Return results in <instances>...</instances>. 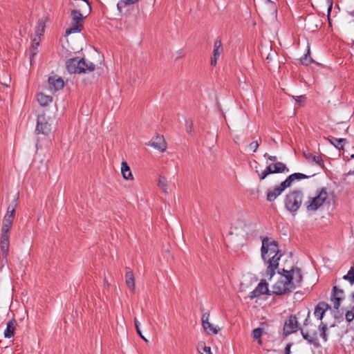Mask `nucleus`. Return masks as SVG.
Listing matches in <instances>:
<instances>
[{
  "mask_svg": "<svg viewBox=\"0 0 354 354\" xmlns=\"http://www.w3.org/2000/svg\"><path fill=\"white\" fill-rule=\"evenodd\" d=\"M274 282L271 286V292L275 295H283L292 292L301 286L302 274L301 269L293 267L291 270L282 269L274 274Z\"/></svg>",
  "mask_w": 354,
  "mask_h": 354,
  "instance_id": "1",
  "label": "nucleus"
},
{
  "mask_svg": "<svg viewBox=\"0 0 354 354\" xmlns=\"http://www.w3.org/2000/svg\"><path fill=\"white\" fill-rule=\"evenodd\" d=\"M261 252V258L267 265L266 275L269 276L268 280L272 281L281 257L277 242L268 237L263 238Z\"/></svg>",
  "mask_w": 354,
  "mask_h": 354,
  "instance_id": "2",
  "label": "nucleus"
},
{
  "mask_svg": "<svg viewBox=\"0 0 354 354\" xmlns=\"http://www.w3.org/2000/svg\"><path fill=\"white\" fill-rule=\"evenodd\" d=\"M308 176L301 173H295L290 175L279 185L272 189H268L267 191V201L269 202L274 201L281 193L287 188L290 187L295 180L308 178Z\"/></svg>",
  "mask_w": 354,
  "mask_h": 354,
  "instance_id": "3",
  "label": "nucleus"
},
{
  "mask_svg": "<svg viewBox=\"0 0 354 354\" xmlns=\"http://www.w3.org/2000/svg\"><path fill=\"white\" fill-rule=\"evenodd\" d=\"M303 197L301 191L294 190L289 192L284 199L286 209L295 215L301 205Z\"/></svg>",
  "mask_w": 354,
  "mask_h": 354,
  "instance_id": "4",
  "label": "nucleus"
},
{
  "mask_svg": "<svg viewBox=\"0 0 354 354\" xmlns=\"http://www.w3.org/2000/svg\"><path fill=\"white\" fill-rule=\"evenodd\" d=\"M328 198V192L326 188H322L317 191V195L309 198L306 209L308 211H316L322 207Z\"/></svg>",
  "mask_w": 354,
  "mask_h": 354,
  "instance_id": "5",
  "label": "nucleus"
},
{
  "mask_svg": "<svg viewBox=\"0 0 354 354\" xmlns=\"http://www.w3.org/2000/svg\"><path fill=\"white\" fill-rule=\"evenodd\" d=\"M289 172L288 168L286 165L281 162H276L270 164L261 174H259V180H264L269 174H279V173H288Z\"/></svg>",
  "mask_w": 354,
  "mask_h": 354,
  "instance_id": "6",
  "label": "nucleus"
},
{
  "mask_svg": "<svg viewBox=\"0 0 354 354\" xmlns=\"http://www.w3.org/2000/svg\"><path fill=\"white\" fill-rule=\"evenodd\" d=\"M36 132L37 134L48 135L50 131V124L48 122L45 113L40 114L37 116Z\"/></svg>",
  "mask_w": 354,
  "mask_h": 354,
  "instance_id": "7",
  "label": "nucleus"
},
{
  "mask_svg": "<svg viewBox=\"0 0 354 354\" xmlns=\"http://www.w3.org/2000/svg\"><path fill=\"white\" fill-rule=\"evenodd\" d=\"M82 65H84L83 61L77 57L69 59L66 62V69L70 73H82V71H84L81 68Z\"/></svg>",
  "mask_w": 354,
  "mask_h": 354,
  "instance_id": "8",
  "label": "nucleus"
},
{
  "mask_svg": "<svg viewBox=\"0 0 354 354\" xmlns=\"http://www.w3.org/2000/svg\"><path fill=\"white\" fill-rule=\"evenodd\" d=\"M299 328V323L295 315H290L285 322L283 333L286 335L296 332Z\"/></svg>",
  "mask_w": 354,
  "mask_h": 354,
  "instance_id": "9",
  "label": "nucleus"
},
{
  "mask_svg": "<svg viewBox=\"0 0 354 354\" xmlns=\"http://www.w3.org/2000/svg\"><path fill=\"white\" fill-rule=\"evenodd\" d=\"M209 313H205L202 315V326L207 334H217L221 328L218 326H214L209 322Z\"/></svg>",
  "mask_w": 354,
  "mask_h": 354,
  "instance_id": "10",
  "label": "nucleus"
},
{
  "mask_svg": "<svg viewBox=\"0 0 354 354\" xmlns=\"http://www.w3.org/2000/svg\"><path fill=\"white\" fill-rule=\"evenodd\" d=\"M223 52V48L222 46L221 40L220 39H216L214 44V50L213 55L211 57V65L216 66L218 58L221 56V55Z\"/></svg>",
  "mask_w": 354,
  "mask_h": 354,
  "instance_id": "11",
  "label": "nucleus"
},
{
  "mask_svg": "<svg viewBox=\"0 0 354 354\" xmlns=\"http://www.w3.org/2000/svg\"><path fill=\"white\" fill-rule=\"evenodd\" d=\"M344 299V291L341 289L334 286L331 295V301L333 302V307L337 310L340 306V302Z\"/></svg>",
  "mask_w": 354,
  "mask_h": 354,
  "instance_id": "12",
  "label": "nucleus"
},
{
  "mask_svg": "<svg viewBox=\"0 0 354 354\" xmlns=\"http://www.w3.org/2000/svg\"><path fill=\"white\" fill-rule=\"evenodd\" d=\"M149 146L158 149V151L163 152L167 149V145L165 141L163 136H156L153 138L148 144Z\"/></svg>",
  "mask_w": 354,
  "mask_h": 354,
  "instance_id": "13",
  "label": "nucleus"
},
{
  "mask_svg": "<svg viewBox=\"0 0 354 354\" xmlns=\"http://www.w3.org/2000/svg\"><path fill=\"white\" fill-rule=\"evenodd\" d=\"M10 245V234H1L0 249L2 252L3 257L6 258Z\"/></svg>",
  "mask_w": 354,
  "mask_h": 354,
  "instance_id": "14",
  "label": "nucleus"
},
{
  "mask_svg": "<svg viewBox=\"0 0 354 354\" xmlns=\"http://www.w3.org/2000/svg\"><path fill=\"white\" fill-rule=\"evenodd\" d=\"M330 306L325 302H319L315 307L314 315L319 320L323 319L325 312L330 309Z\"/></svg>",
  "mask_w": 354,
  "mask_h": 354,
  "instance_id": "15",
  "label": "nucleus"
},
{
  "mask_svg": "<svg viewBox=\"0 0 354 354\" xmlns=\"http://www.w3.org/2000/svg\"><path fill=\"white\" fill-rule=\"evenodd\" d=\"M304 156L308 162L322 167L324 166L323 160L320 156H316L309 152H304Z\"/></svg>",
  "mask_w": 354,
  "mask_h": 354,
  "instance_id": "16",
  "label": "nucleus"
},
{
  "mask_svg": "<svg viewBox=\"0 0 354 354\" xmlns=\"http://www.w3.org/2000/svg\"><path fill=\"white\" fill-rule=\"evenodd\" d=\"M17 205V202L15 200L8 205L7 212L3 217V220L13 223Z\"/></svg>",
  "mask_w": 354,
  "mask_h": 354,
  "instance_id": "17",
  "label": "nucleus"
},
{
  "mask_svg": "<svg viewBox=\"0 0 354 354\" xmlns=\"http://www.w3.org/2000/svg\"><path fill=\"white\" fill-rule=\"evenodd\" d=\"M48 83L55 91H58L64 87V81L61 77L56 76L50 77L48 78Z\"/></svg>",
  "mask_w": 354,
  "mask_h": 354,
  "instance_id": "18",
  "label": "nucleus"
},
{
  "mask_svg": "<svg viewBox=\"0 0 354 354\" xmlns=\"http://www.w3.org/2000/svg\"><path fill=\"white\" fill-rule=\"evenodd\" d=\"M17 322L15 319L10 320L6 325V328L4 331V337L6 338H10L14 336Z\"/></svg>",
  "mask_w": 354,
  "mask_h": 354,
  "instance_id": "19",
  "label": "nucleus"
},
{
  "mask_svg": "<svg viewBox=\"0 0 354 354\" xmlns=\"http://www.w3.org/2000/svg\"><path fill=\"white\" fill-rule=\"evenodd\" d=\"M82 12H87L86 10H80V8H73L71 10V22H73L75 24H81V22L83 20V16Z\"/></svg>",
  "mask_w": 354,
  "mask_h": 354,
  "instance_id": "20",
  "label": "nucleus"
},
{
  "mask_svg": "<svg viewBox=\"0 0 354 354\" xmlns=\"http://www.w3.org/2000/svg\"><path fill=\"white\" fill-rule=\"evenodd\" d=\"M121 173L122 176L126 180H133V176L130 169L129 166L125 161L122 162L121 164Z\"/></svg>",
  "mask_w": 354,
  "mask_h": 354,
  "instance_id": "21",
  "label": "nucleus"
},
{
  "mask_svg": "<svg viewBox=\"0 0 354 354\" xmlns=\"http://www.w3.org/2000/svg\"><path fill=\"white\" fill-rule=\"evenodd\" d=\"M328 140L330 144L338 149H343L344 145L346 142V140L344 138H336L333 136H329Z\"/></svg>",
  "mask_w": 354,
  "mask_h": 354,
  "instance_id": "22",
  "label": "nucleus"
},
{
  "mask_svg": "<svg viewBox=\"0 0 354 354\" xmlns=\"http://www.w3.org/2000/svg\"><path fill=\"white\" fill-rule=\"evenodd\" d=\"M126 283L127 287L132 291L135 290V279L131 270H128L125 274Z\"/></svg>",
  "mask_w": 354,
  "mask_h": 354,
  "instance_id": "23",
  "label": "nucleus"
},
{
  "mask_svg": "<svg viewBox=\"0 0 354 354\" xmlns=\"http://www.w3.org/2000/svg\"><path fill=\"white\" fill-rule=\"evenodd\" d=\"M37 101L41 106H46L52 102L53 97L50 95L40 93L37 95Z\"/></svg>",
  "mask_w": 354,
  "mask_h": 354,
  "instance_id": "24",
  "label": "nucleus"
},
{
  "mask_svg": "<svg viewBox=\"0 0 354 354\" xmlns=\"http://www.w3.org/2000/svg\"><path fill=\"white\" fill-rule=\"evenodd\" d=\"M256 288L257 289V291L260 295L264 294L269 295H272L271 290L268 289V283H266V280H261Z\"/></svg>",
  "mask_w": 354,
  "mask_h": 354,
  "instance_id": "25",
  "label": "nucleus"
},
{
  "mask_svg": "<svg viewBox=\"0 0 354 354\" xmlns=\"http://www.w3.org/2000/svg\"><path fill=\"white\" fill-rule=\"evenodd\" d=\"M158 187L165 193H168V182L165 176H160L157 181Z\"/></svg>",
  "mask_w": 354,
  "mask_h": 354,
  "instance_id": "26",
  "label": "nucleus"
},
{
  "mask_svg": "<svg viewBox=\"0 0 354 354\" xmlns=\"http://www.w3.org/2000/svg\"><path fill=\"white\" fill-rule=\"evenodd\" d=\"M301 335L306 340H307L310 344H314L317 342V333L314 332L313 333H310L308 332H304L301 330Z\"/></svg>",
  "mask_w": 354,
  "mask_h": 354,
  "instance_id": "27",
  "label": "nucleus"
},
{
  "mask_svg": "<svg viewBox=\"0 0 354 354\" xmlns=\"http://www.w3.org/2000/svg\"><path fill=\"white\" fill-rule=\"evenodd\" d=\"M82 28V24H75L73 22L71 23V26L66 30V35H70L72 33L79 32L81 31Z\"/></svg>",
  "mask_w": 354,
  "mask_h": 354,
  "instance_id": "28",
  "label": "nucleus"
},
{
  "mask_svg": "<svg viewBox=\"0 0 354 354\" xmlns=\"http://www.w3.org/2000/svg\"><path fill=\"white\" fill-rule=\"evenodd\" d=\"M81 61H83L84 65L82 66H81V68L84 69V71H82V73H87V72H91L93 71L95 69V64L88 60H86L84 58H82Z\"/></svg>",
  "mask_w": 354,
  "mask_h": 354,
  "instance_id": "29",
  "label": "nucleus"
},
{
  "mask_svg": "<svg viewBox=\"0 0 354 354\" xmlns=\"http://www.w3.org/2000/svg\"><path fill=\"white\" fill-rule=\"evenodd\" d=\"M12 223L10 221H6L3 219V223L1 230V234H10V230L12 227Z\"/></svg>",
  "mask_w": 354,
  "mask_h": 354,
  "instance_id": "30",
  "label": "nucleus"
},
{
  "mask_svg": "<svg viewBox=\"0 0 354 354\" xmlns=\"http://www.w3.org/2000/svg\"><path fill=\"white\" fill-rule=\"evenodd\" d=\"M343 279L348 281L351 285L354 284V266H352L348 270L347 274L343 277Z\"/></svg>",
  "mask_w": 354,
  "mask_h": 354,
  "instance_id": "31",
  "label": "nucleus"
},
{
  "mask_svg": "<svg viewBox=\"0 0 354 354\" xmlns=\"http://www.w3.org/2000/svg\"><path fill=\"white\" fill-rule=\"evenodd\" d=\"M263 330L260 328H257L253 330L252 336L254 340H257V342L259 345L262 344V341L261 339V337L262 335Z\"/></svg>",
  "mask_w": 354,
  "mask_h": 354,
  "instance_id": "32",
  "label": "nucleus"
},
{
  "mask_svg": "<svg viewBox=\"0 0 354 354\" xmlns=\"http://www.w3.org/2000/svg\"><path fill=\"white\" fill-rule=\"evenodd\" d=\"M45 29V24L42 20H39L35 29V36L40 37L43 35Z\"/></svg>",
  "mask_w": 354,
  "mask_h": 354,
  "instance_id": "33",
  "label": "nucleus"
},
{
  "mask_svg": "<svg viewBox=\"0 0 354 354\" xmlns=\"http://www.w3.org/2000/svg\"><path fill=\"white\" fill-rule=\"evenodd\" d=\"M198 349L201 354H212L210 347L206 346L204 343H201Z\"/></svg>",
  "mask_w": 354,
  "mask_h": 354,
  "instance_id": "34",
  "label": "nucleus"
},
{
  "mask_svg": "<svg viewBox=\"0 0 354 354\" xmlns=\"http://www.w3.org/2000/svg\"><path fill=\"white\" fill-rule=\"evenodd\" d=\"M319 328L320 330V336L326 342L327 340V337H326L327 326H326V324H323V322H322L319 326Z\"/></svg>",
  "mask_w": 354,
  "mask_h": 354,
  "instance_id": "35",
  "label": "nucleus"
},
{
  "mask_svg": "<svg viewBox=\"0 0 354 354\" xmlns=\"http://www.w3.org/2000/svg\"><path fill=\"white\" fill-rule=\"evenodd\" d=\"M310 53V50L308 49L307 54L304 55V57H302L300 59L301 62L304 65H308L310 64L313 60L311 59H308V55Z\"/></svg>",
  "mask_w": 354,
  "mask_h": 354,
  "instance_id": "36",
  "label": "nucleus"
},
{
  "mask_svg": "<svg viewBox=\"0 0 354 354\" xmlns=\"http://www.w3.org/2000/svg\"><path fill=\"white\" fill-rule=\"evenodd\" d=\"M186 131L189 134H194L193 123L191 120H186Z\"/></svg>",
  "mask_w": 354,
  "mask_h": 354,
  "instance_id": "37",
  "label": "nucleus"
},
{
  "mask_svg": "<svg viewBox=\"0 0 354 354\" xmlns=\"http://www.w3.org/2000/svg\"><path fill=\"white\" fill-rule=\"evenodd\" d=\"M37 53V48L35 47V45H32L30 48V62L32 64L33 57Z\"/></svg>",
  "mask_w": 354,
  "mask_h": 354,
  "instance_id": "38",
  "label": "nucleus"
},
{
  "mask_svg": "<svg viewBox=\"0 0 354 354\" xmlns=\"http://www.w3.org/2000/svg\"><path fill=\"white\" fill-rule=\"evenodd\" d=\"M270 52L268 53L267 55H266V59L267 60V62L269 63L270 61H272L273 59V58L276 56V53L275 52H272V50L271 48H270Z\"/></svg>",
  "mask_w": 354,
  "mask_h": 354,
  "instance_id": "39",
  "label": "nucleus"
},
{
  "mask_svg": "<svg viewBox=\"0 0 354 354\" xmlns=\"http://www.w3.org/2000/svg\"><path fill=\"white\" fill-rule=\"evenodd\" d=\"M259 146V144L258 141H254V142H251L248 147L251 150H252L254 152H255L257 150Z\"/></svg>",
  "mask_w": 354,
  "mask_h": 354,
  "instance_id": "40",
  "label": "nucleus"
},
{
  "mask_svg": "<svg viewBox=\"0 0 354 354\" xmlns=\"http://www.w3.org/2000/svg\"><path fill=\"white\" fill-rule=\"evenodd\" d=\"M259 296H260V294L257 291V288H255L254 290L250 292V294H249V297H250V299H253L255 297H257Z\"/></svg>",
  "mask_w": 354,
  "mask_h": 354,
  "instance_id": "41",
  "label": "nucleus"
},
{
  "mask_svg": "<svg viewBox=\"0 0 354 354\" xmlns=\"http://www.w3.org/2000/svg\"><path fill=\"white\" fill-rule=\"evenodd\" d=\"M263 156L266 158H268V160H271V161H273V162H277V156H270L269 155L268 153H266Z\"/></svg>",
  "mask_w": 354,
  "mask_h": 354,
  "instance_id": "42",
  "label": "nucleus"
},
{
  "mask_svg": "<svg viewBox=\"0 0 354 354\" xmlns=\"http://www.w3.org/2000/svg\"><path fill=\"white\" fill-rule=\"evenodd\" d=\"M32 45H35V47L36 48H38L39 45V37H37L35 36L33 39H32Z\"/></svg>",
  "mask_w": 354,
  "mask_h": 354,
  "instance_id": "43",
  "label": "nucleus"
},
{
  "mask_svg": "<svg viewBox=\"0 0 354 354\" xmlns=\"http://www.w3.org/2000/svg\"><path fill=\"white\" fill-rule=\"evenodd\" d=\"M136 331L143 340H145L146 342H148V340L142 335L140 326H137Z\"/></svg>",
  "mask_w": 354,
  "mask_h": 354,
  "instance_id": "44",
  "label": "nucleus"
},
{
  "mask_svg": "<svg viewBox=\"0 0 354 354\" xmlns=\"http://www.w3.org/2000/svg\"><path fill=\"white\" fill-rule=\"evenodd\" d=\"M290 347H291L290 344H288L286 345V346L285 348V354H290Z\"/></svg>",
  "mask_w": 354,
  "mask_h": 354,
  "instance_id": "45",
  "label": "nucleus"
},
{
  "mask_svg": "<svg viewBox=\"0 0 354 354\" xmlns=\"http://www.w3.org/2000/svg\"><path fill=\"white\" fill-rule=\"evenodd\" d=\"M134 324H135L136 328H137V326H140V323L136 318L134 319Z\"/></svg>",
  "mask_w": 354,
  "mask_h": 354,
  "instance_id": "46",
  "label": "nucleus"
},
{
  "mask_svg": "<svg viewBox=\"0 0 354 354\" xmlns=\"http://www.w3.org/2000/svg\"><path fill=\"white\" fill-rule=\"evenodd\" d=\"M303 96L297 97V99L296 100L297 102H300V99L302 98Z\"/></svg>",
  "mask_w": 354,
  "mask_h": 354,
  "instance_id": "47",
  "label": "nucleus"
},
{
  "mask_svg": "<svg viewBox=\"0 0 354 354\" xmlns=\"http://www.w3.org/2000/svg\"><path fill=\"white\" fill-rule=\"evenodd\" d=\"M351 15L352 17H354V11H353V12H351Z\"/></svg>",
  "mask_w": 354,
  "mask_h": 354,
  "instance_id": "48",
  "label": "nucleus"
},
{
  "mask_svg": "<svg viewBox=\"0 0 354 354\" xmlns=\"http://www.w3.org/2000/svg\"><path fill=\"white\" fill-rule=\"evenodd\" d=\"M77 5L81 6V1L80 3H76Z\"/></svg>",
  "mask_w": 354,
  "mask_h": 354,
  "instance_id": "49",
  "label": "nucleus"
},
{
  "mask_svg": "<svg viewBox=\"0 0 354 354\" xmlns=\"http://www.w3.org/2000/svg\"><path fill=\"white\" fill-rule=\"evenodd\" d=\"M352 158H354V154L351 155V156Z\"/></svg>",
  "mask_w": 354,
  "mask_h": 354,
  "instance_id": "50",
  "label": "nucleus"
}]
</instances>
